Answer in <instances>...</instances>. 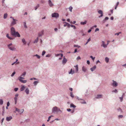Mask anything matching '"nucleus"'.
I'll return each instance as SVG.
<instances>
[{"mask_svg":"<svg viewBox=\"0 0 126 126\" xmlns=\"http://www.w3.org/2000/svg\"><path fill=\"white\" fill-rule=\"evenodd\" d=\"M60 111L61 110L60 109L56 106L54 107L52 109V112L54 113L58 112Z\"/></svg>","mask_w":126,"mask_h":126,"instance_id":"f257e3e1","label":"nucleus"},{"mask_svg":"<svg viewBox=\"0 0 126 126\" xmlns=\"http://www.w3.org/2000/svg\"><path fill=\"white\" fill-rule=\"evenodd\" d=\"M10 18H12L13 19V21L11 22L10 24V26H12L15 25L16 24V22L17 21V20L15 19L12 16H11Z\"/></svg>","mask_w":126,"mask_h":126,"instance_id":"f03ea898","label":"nucleus"},{"mask_svg":"<svg viewBox=\"0 0 126 126\" xmlns=\"http://www.w3.org/2000/svg\"><path fill=\"white\" fill-rule=\"evenodd\" d=\"M12 45V43H11L7 45V47H8L9 49L10 50L13 51H16V48L14 46L11 47V46Z\"/></svg>","mask_w":126,"mask_h":126,"instance_id":"7ed1b4c3","label":"nucleus"},{"mask_svg":"<svg viewBox=\"0 0 126 126\" xmlns=\"http://www.w3.org/2000/svg\"><path fill=\"white\" fill-rule=\"evenodd\" d=\"M16 110L14 111L15 113H16V111H17L20 114L22 113L24 111V109H22V110H20V109H17V108H15Z\"/></svg>","mask_w":126,"mask_h":126,"instance_id":"20e7f679","label":"nucleus"},{"mask_svg":"<svg viewBox=\"0 0 126 126\" xmlns=\"http://www.w3.org/2000/svg\"><path fill=\"white\" fill-rule=\"evenodd\" d=\"M11 35L15 37H20V35L19 33L18 32L16 31L13 33Z\"/></svg>","mask_w":126,"mask_h":126,"instance_id":"39448f33","label":"nucleus"},{"mask_svg":"<svg viewBox=\"0 0 126 126\" xmlns=\"http://www.w3.org/2000/svg\"><path fill=\"white\" fill-rule=\"evenodd\" d=\"M52 17L57 18L59 17L58 14L57 13H54L52 14Z\"/></svg>","mask_w":126,"mask_h":126,"instance_id":"423d86ee","label":"nucleus"},{"mask_svg":"<svg viewBox=\"0 0 126 126\" xmlns=\"http://www.w3.org/2000/svg\"><path fill=\"white\" fill-rule=\"evenodd\" d=\"M113 82L112 84V85L113 87H116L118 85V84L117 82L113 80H112Z\"/></svg>","mask_w":126,"mask_h":126,"instance_id":"0eeeda50","label":"nucleus"},{"mask_svg":"<svg viewBox=\"0 0 126 126\" xmlns=\"http://www.w3.org/2000/svg\"><path fill=\"white\" fill-rule=\"evenodd\" d=\"M44 30H42L41 32H39L38 33V37L41 36L42 35L44 34Z\"/></svg>","mask_w":126,"mask_h":126,"instance_id":"6e6552de","label":"nucleus"},{"mask_svg":"<svg viewBox=\"0 0 126 126\" xmlns=\"http://www.w3.org/2000/svg\"><path fill=\"white\" fill-rule=\"evenodd\" d=\"M98 13L99 14H100L101 15L100 16H98L99 18H100L101 17H102L103 16V13L102 11L101 10H99L98 11Z\"/></svg>","mask_w":126,"mask_h":126,"instance_id":"1a4fd4ad","label":"nucleus"},{"mask_svg":"<svg viewBox=\"0 0 126 126\" xmlns=\"http://www.w3.org/2000/svg\"><path fill=\"white\" fill-rule=\"evenodd\" d=\"M67 60L65 57V56L63 57V59L62 61V63L63 64H65L66 63Z\"/></svg>","mask_w":126,"mask_h":126,"instance_id":"9d476101","label":"nucleus"},{"mask_svg":"<svg viewBox=\"0 0 126 126\" xmlns=\"http://www.w3.org/2000/svg\"><path fill=\"white\" fill-rule=\"evenodd\" d=\"M48 4L49 5V6L51 7H53L54 4L50 0H48Z\"/></svg>","mask_w":126,"mask_h":126,"instance_id":"9b49d317","label":"nucleus"},{"mask_svg":"<svg viewBox=\"0 0 126 126\" xmlns=\"http://www.w3.org/2000/svg\"><path fill=\"white\" fill-rule=\"evenodd\" d=\"M15 28L13 27H12L11 28V35L15 32Z\"/></svg>","mask_w":126,"mask_h":126,"instance_id":"f8f14e48","label":"nucleus"},{"mask_svg":"<svg viewBox=\"0 0 126 126\" xmlns=\"http://www.w3.org/2000/svg\"><path fill=\"white\" fill-rule=\"evenodd\" d=\"M12 118V117L11 116L7 117H6V120L8 121H10Z\"/></svg>","mask_w":126,"mask_h":126,"instance_id":"ddd939ff","label":"nucleus"},{"mask_svg":"<svg viewBox=\"0 0 126 126\" xmlns=\"http://www.w3.org/2000/svg\"><path fill=\"white\" fill-rule=\"evenodd\" d=\"M102 44L101 45V46L103 47L104 48H106L107 47V45L105 44V42L104 41H102Z\"/></svg>","mask_w":126,"mask_h":126,"instance_id":"4468645a","label":"nucleus"},{"mask_svg":"<svg viewBox=\"0 0 126 126\" xmlns=\"http://www.w3.org/2000/svg\"><path fill=\"white\" fill-rule=\"evenodd\" d=\"M6 36L8 39L11 40H13L15 39L14 38H13L10 37L9 36V34L8 33L7 34Z\"/></svg>","mask_w":126,"mask_h":126,"instance_id":"2eb2a0df","label":"nucleus"},{"mask_svg":"<svg viewBox=\"0 0 126 126\" xmlns=\"http://www.w3.org/2000/svg\"><path fill=\"white\" fill-rule=\"evenodd\" d=\"M96 68V66L94 65V66H93V67H92V68H90V70L92 72H93L95 69Z\"/></svg>","mask_w":126,"mask_h":126,"instance_id":"dca6fc26","label":"nucleus"},{"mask_svg":"<svg viewBox=\"0 0 126 126\" xmlns=\"http://www.w3.org/2000/svg\"><path fill=\"white\" fill-rule=\"evenodd\" d=\"M65 24L64 25V27H65L67 26L68 28L70 27V25L69 24L66 22H65Z\"/></svg>","mask_w":126,"mask_h":126,"instance_id":"f3484780","label":"nucleus"},{"mask_svg":"<svg viewBox=\"0 0 126 126\" xmlns=\"http://www.w3.org/2000/svg\"><path fill=\"white\" fill-rule=\"evenodd\" d=\"M29 89L28 88H26L25 91V92L27 94H29Z\"/></svg>","mask_w":126,"mask_h":126,"instance_id":"a211bd4d","label":"nucleus"},{"mask_svg":"<svg viewBox=\"0 0 126 126\" xmlns=\"http://www.w3.org/2000/svg\"><path fill=\"white\" fill-rule=\"evenodd\" d=\"M102 95L101 94H98L96 97V98L97 99L100 98H102Z\"/></svg>","mask_w":126,"mask_h":126,"instance_id":"6ab92c4d","label":"nucleus"},{"mask_svg":"<svg viewBox=\"0 0 126 126\" xmlns=\"http://www.w3.org/2000/svg\"><path fill=\"white\" fill-rule=\"evenodd\" d=\"M25 89V87L24 85L21 86L20 88V91H24Z\"/></svg>","mask_w":126,"mask_h":126,"instance_id":"aec40b11","label":"nucleus"},{"mask_svg":"<svg viewBox=\"0 0 126 126\" xmlns=\"http://www.w3.org/2000/svg\"><path fill=\"white\" fill-rule=\"evenodd\" d=\"M19 80L21 82L25 83L27 82V80H23L22 79H19Z\"/></svg>","mask_w":126,"mask_h":126,"instance_id":"412c9836","label":"nucleus"},{"mask_svg":"<svg viewBox=\"0 0 126 126\" xmlns=\"http://www.w3.org/2000/svg\"><path fill=\"white\" fill-rule=\"evenodd\" d=\"M75 73V71L74 70L72 71V69H71L70 71L69 72V74H73Z\"/></svg>","mask_w":126,"mask_h":126,"instance_id":"4be33fe9","label":"nucleus"},{"mask_svg":"<svg viewBox=\"0 0 126 126\" xmlns=\"http://www.w3.org/2000/svg\"><path fill=\"white\" fill-rule=\"evenodd\" d=\"M82 71L84 72H85L87 70V69H86L85 67L84 66H83L82 67Z\"/></svg>","mask_w":126,"mask_h":126,"instance_id":"5701e85b","label":"nucleus"},{"mask_svg":"<svg viewBox=\"0 0 126 126\" xmlns=\"http://www.w3.org/2000/svg\"><path fill=\"white\" fill-rule=\"evenodd\" d=\"M87 23V21L86 20L84 22H80V24L82 25H84L85 24Z\"/></svg>","mask_w":126,"mask_h":126,"instance_id":"b1692460","label":"nucleus"},{"mask_svg":"<svg viewBox=\"0 0 126 126\" xmlns=\"http://www.w3.org/2000/svg\"><path fill=\"white\" fill-rule=\"evenodd\" d=\"M76 107V106L74 105L73 103H71L70 105V107H73L74 108H75Z\"/></svg>","mask_w":126,"mask_h":126,"instance_id":"393cba45","label":"nucleus"},{"mask_svg":"<svg viewBox=\"0 0 126 126\" xmlns=\"http://www.w3.org/2000/svg\"><path fill=\"white\" fill-rule=\"evenodd\" d=\"M74 67H75L76 68V72L77 73L78 71V65H77L76 66H75Z\"/></svg>","mask_w":126,"mask_h":126,"instance_id":"a878e982","label":"nucleus"},{"mask_svg":"<svg viewBox=\"0 0 126 126\" xmlns=\"http://www.w3.org/2000/svg\"><path fill=\"white\" fill-rule=\"evenodd\" d=\"M38 83L39 82L38 81H35L33 82V84L34 86H36Z\"/></svg>","mask_w":126,"mask_h":126,"instance_id":"bb28decb","label":"nucleus"},{"mask_svg":"<svg viewBox=\"0 0 126 126\" xmlns=\"http://www.w3.org/2000/svg\"><path fill=\"white\" fill-rule=\"evenodd\" d=\"M22 42L24 43V44H26V42L24 38H23L22 39Z\"/></svg>","mask_w":126,"mask_h":126,"instance_id":"cd10ccee","label":"nucleus"},{"mask_svg":"<svg viewBox=\"0 0 126 126\" xmlns=\"http://www.w3.org/2000/svg\"><path fill=\"white\" fill-rule=\"evenodd\" d=\"M8 15L7 13H5L4 14V19H6L7 18V16Z\"/></svg>","mask_w":126,"mask_h":126,"instance_id":"c85d7f7f","label":"nucleus"},{"mask_svg":"<svg viewBox=\"0 0 126 126\" xmlns=\"http://www.w3.org/2000/svg\"><path fill=\"white\" fill-rule=\"evenodd\" d=\"M4 106H3L2 107V115H4Z\"/></svg>","mask_w":126,"mask_h":126,"instance_id":"c756f323","label":"nucleus"},{"mask_svg":"<svg viewBox=\"0 0 126 126\" xmlns=\"http://www.w3.org/2000/svg\"><path fill=\"white\" fill-rule=\"evenodd\" d=\"M39 4H38L36 6L34 7L35 9V10H36L37 8L39 7Z\"/></svg>","mask_w":126,"mask_h":126,"instance_id":"7c9ffc66","label":"nucleus"},{"mask_svg":"<svg viewBox=\"0 0 126 126\" xmlns=\"http://www.w3.org/2000/svg\"><path fill=\"white\" fill-rule=\"evenodd\" d=\"M109 58L107 57H106L105 58V61L107 63L109 61Z\"/></svg>","mask_w":126,"mask_h":126,"instance_id":"2f4dec72","label":"nucleus"},{"mask_svg":"<svg viewBox=\"0 0 126 126\" xmlns=\"http://www.w3.org/2000/svg\"><path fill=\"white\" fill-rule=\"evenodd\" d=\"M26 72H24L21 75V76H23V77H24L26 75Z\"/></svg>","mask_w":126,"mask_h":126,"instance_id":"473e14b6","label":"nucleus"},{"mask_svg":"<svg viewBox=\"0 0 126 126\" xmlns=\"http://www.w3.org/2000/svg\"><path fill=\"white\" fill-rule=\"evenodd\" d=\"M38 37L36 39H35L34 41V43H37L38 42Z\"/></svg>","mask_w":126,"mask_h":126,"instance_id":"72a5a7b5","label":"nucleus"},{"mask_svg":"<svg viewBox=\"0 0 126 126\" xmlns=\"http://www.w3.org/2000/svg\"><path fill=\"white\" fill-rule=\"evenodd\" d=\"M14 100L15 101V104H16L17 101V97H15L14 98Z\"/></svg>","mask_w":126,"mask_h":126,"instance_id":"f704fd0d","label":"nucleus"},{"mask_svg":"<svg viewBox=\"0 0 126 126\" xmlns=\"http://www.w3.org/2000/svg\"><path fill=\"white\" fill-rule=\"evenodd\" d=\"M3 103V101L2 99H0V104L1 105H2Z\"/></svg>","mask_w":126,"mask_h":126,"instance_id":"c9c22d12","label":"nucleus"},{"mask_svg":"<svg viewBox=\"0 0 126 126\" xmlns=\"http://www.w3.org/2000/svg\"><path fill=\"white\" fill-rule=\"evenodd\" d=\"M124 94H123L122 95V96L119 97V98L120 99V101L121 102H122L123 100V96Z\"/></svg>","mask_w":126,"mask_h":126,"instance_id":"e433bc0d","label":"nucleus"},{"mask_svg":"<svg viewBox=\"0 0 126 126\" xmlns=\"http://www.w3.org/2000/svg\"><path fill=\"white\" fill-rule=\"evenodd\" d=\"M53 115H51L50 116H49V117H48V119L47 120V122H48L49 121L50 119V118H51V117H53Z\"/></svg>","mask_w":126,"mask_h":126,"instance_id":"4c0bfd02","label":"nucleus"},{"mask_svg":"<svg viewBox=\"0 0 126 126\" xmlns=\"http://www.w3.org/2000/svg\"><path fill=\"white\" fill-rule=\"evenodd\" d=\"M82 101H80V103L82 104H86V102L84 100H82Z\"/></svg>","mask_w":126,"mask_h":126,"instance_id":"58836bf2","label":"nucleus"},{"mask_svg":"<svg viewBox=\"0 0 126 126\" xmlns=\"http://www.w3.org/2000/svg\"><path fill=\"white\" fill-rule=\"evenodd\" d=\"M24 27H25V28H27V26L26 25V22H24Z\"/></svg>","mask_w":126,"mask_h":126,"instance_id":"ea45409f","label":"nucleus"},{"mask_svg":"<svg viewBox=\"0 0 126 126\" xmlns=\"http://www.w3.org/2000/svg\"><path fill=\"white\" fill-rule=\"evenodd\" d=\"M69 10L71 12H72V10L73 9V8L71 6H70L69 8Z\"/></svg>","mask_w":126,"mask_h":126,"instance_id":"a19ab883","label":"nucleus"},{"mask_svg":"<svg viewBox=\"0 0 126 126\" xmlns=\"http://www.w3.org/2000/svg\"><path fill=\"white\" fill-rule=\"evenodd\" d=\"M70 26H71V27H73V28H74V29H76V27L75 26H74V25H71Z\"/></svg>","mask_w":126,"mask_h":126,"instance_id":"79ce46f5","label":"nucleus"},{"mask_svg":"<svg viewBox=\"0 0 126 126\" xmlns=\"http://www.w3.org/2000/svg\"><path fill=\"white\" fill-rule=\"evenodd\" d=\"M46 53V51L45 50H43L42 53V55L43 56Z\"/></svg>","mask_w":126,"mask_h":126,"instance_id":"37998d69","label":"nucleus"},{"mask_svg":"<svg viewBox=\"0 0 126 126\" xmlns=\"http://www.w3.org/2000/svg\"><path fill=\"white\" fill-rule=\"evenodd\" d=\"M35 56L37 57L38 58V59H40V57L39 55H38L36 54L35 55Z\"/></svg>","mask_w":126,"mask_h":126,"instance_id":"c03bdc74","label":"nucleus"},{"mask_svg":"<svg viewBox=\"0 0 126 126\" xmlns=\"http://www.w3.org/2000/svg\"><path fill=\"white\" fill-rule=\"evenodd\" d=\"M16 72L15 71H14L11 74V76L12 77H13L14 75L15 74Z\"/></svg>","mask_w":126,"mask_h":126,"instance_id":"a18cd8bd","label":"nucleus"},{"mask_svg":"<svg viewBox=\"0 0 126 126\" xmlns=\"http://www.w3.org/2000/svg\"><path fill=\"white\" fill-rule=\"evenodd\" d=\"M70 96H71L72 97H74V96L73 95V94L72 93V92H71L70 93Z\"/></svg>","mask_w":126,"mask_h":126,"instance_id":"49530a36","label":"nucleus"},{"mask_svg":"<svg viewBox=\"0 0 126 126\" xmlns=\"http://www.w3.org/2000/svg\"><path fill=\"white\" fill-rule=\"evenodd\" d=\"M117 110L118 111H120L121 112L122 111V110L120 108H119Z\"/></svg>","mask_w":126,"mask_h":126,"instance_id":"de8ad7c7","label":"nucleus"},{"mask_svg":"<svg viewBox=\"0 0 126 126\" xmlns=\"http://www.w3.org/2000/svg\"><path fill=\"white\" fill-rule=\"evenodd\" d=\"M109 19V18L108 17H106L105 18V19L103 20L104 21L105 20H108Z\"/></svg>","mask_w":126,"mask_h":126,"instance_id":"09e8293b","label":"nucleus"},{"mask_svg":"<svg viewBox=\"0 0 126 126\" xmlns=\"http://www.w3.org/2000/svg\"><path fill=\"white\" fill-rule=\"evenodd\" d=\"M90 57L93 60H94L95 58V57H93V56H90Z\"/></svg>","mask_w":126,"mask_h":126,"instance_id":"8fccbe9b","label":"nucleus"},{"mask_svg":"<svg viewBox=\"0 0 126 126\" xmlns=\"http://www.w3.org/2000/svg\"><path fill=\"white\" fill-rule=\"evenodd\" d=\"M74 47H78V48H79L80 47V46H79L78 45H74Z\"/></svg>","mask_w":126,"mask_h":126,"instance_id":"3c124183","label":"nucleus"},{"mask_svg":"<svg viewBox=\"0 0 126 126\" xmlns=\"http://www.w3.org/2000/svg\"><path fill=\"white\" fill-rule=\"evenodd\" d=\"M123 117V115H119L118 116V118H122Z\"/></svg>","mask_w":126,"mask_h":126,"instance_id":"603ef678","label":"nucleus"},{"mask_svg":"<svg viewBox=\"0 0 126 126\" xmlns=\"http://www.w3.org/2000/svg\"><path fill=\"white\" fill-rule=\"evenodd\" d=\"M112 92H115L116 93L117 92V90L116 89H115L114 90L112 91Z\"/></svg>","mask_w":126,"mask_h":126,"instance_id":"864d4df0","label":"nucleus"},{"mask_svg":"<svg viewBox=\"0 0 126 126\" xmlns=\"http://www.w3.org/2000/svg\"><path fill=\"white\" fill-rule=\"evenodd\" d=\"M18 89V88H16L14 89V91L15 92L17 91Z\"/></svg>","mask_w":126,"mask_h":126,"instance_id":"5fc2aeb1","label":"nucleus"},{"mask_svg":"<svg viewBox=\"0 0 126 126\" xmlns=\"http://www.w3.org/2000/svg\"><path fill=\"white\" fill-rule=\"evenodd\" d=\"M4 120V118H2V119L1 120V125H2V123L3 122Z\"/></svg>","mask_w":126,"mask_h":126,"instance_id":"6e6d98bb","label":"nucleus"},{"mask_svg":"<svg viewBox=\"0 0 126 126\" xmlns=\"http://www.w3.org/2000/svg\"><path fill=\"white\" fill-rule=\"evenodd\" d=\"M10 105V104L9 102V101L7 103V107L9 106Z\"/></svg>","mask_w":126,"mask_h":126,"instance_id":"4d7b16f0","label":"nucleus"},{"mask_svg":"<svg viewBox=\"0 0 126 126\" xmlns=\"http://www.w3.org/2000/svg\"><path fill=\"white\" fill-rule=\"evenodd\" d=\"M97 27V26L96 25H95L94 26H93V27H91V29H93V27H94L95 28H96Z\"/></svg>","mask_w":126,"mask_h":126,"instance_id":"13d9d810","label":"nucleus"},{"mask_svg":"<svg viewBox=\"0 0 126 126\" xmlns=\"http://www.w3.org/2000/svg\"><path fill=\"white\" fill-rule=\"evenodd\" d=\"M81 59L80 57L79 56H78L77 58L76 59L77 60H78L79 59Z\"/></svg>","mask_w":126,"mask_h":126,"instance_id":"bf43d9fd","label":"nucleus"},{"mask_svg":"<svg viewBox=\"0 0 126 126\" xmlns=\"http://www.w3.org/2000/svg\"><path fill=\"white\" fill-rule=\"evenodd\" d=\"M87 63L88 64H89L90 63V62L89 60H88L87 61Z\"/></svg>","mask_w":126,"mask_h":126,"instance_id":"052dcab7","label":"nucleus"},{"mask_svg":"<svg viewBox=\"0 0 126 126\" xmlns=\"http://www.w3.org/2000/svg\"><path fill=\"white\" fill-rule=\"evenodd\" d=\"M99 30V29L98 28H97L95 30V32H96L97 31H98Z\"/></svg>","mask_w":126,"mask_h":126,"instance_id":"680f3d73","label":"nucleus"},{"mask_svg":"<svg viewBox=\"0 0 126 126\" xmlns=\"http://www.w3.org/2000/svg\"><path fill=\"white\" fill-rule=\"evenodd\" d=\"M77 48H76L75 49L74 52V53H75L77 51Z\"/></svg>","mask_w":126,"mask_h":126,"instance_id":"e2e57ef3","label":"nucleus"},{"mask_svg":"<svg viewBox=\"0 0 126 126\" xmlns=\"http://www.w3.org/2000/svg\"><path fill=\"white\" fill-rule=\"evenodd\" d=\"M50 56V55L49 54H48L46 55V57H49Z\"/></svg>","mask_w":126,"mask_h":126,"instance_id":"0e129e2a","label":"nucleus"},{"mask_svg":"<svg viewBox=\"0 0 126 126\" xmlns=\"http://www.w3.org/2000/svg\"><path fill=\"white\" fill-rule=\"evenodd\" d=\"M67 110L68 111L70 112L71 111V110L70 109H67Z\"/></svg>","mask_w":126,"mask_h":126,"instance_id":"69168bd1","label":"nucleus"},{"mask_svg":"<svg viewBox=\"0 0 126 126\" xmlns=\"http://www.w3.org/2000/svg\"><path fill=\"white\" fill-rule=\"evenodd\" d=\"M91 40V38H89L87 40V42H89Z\"/></svg>","mask_w":126,"mask_h":126,"instance_id":"338daca9","label":"nucleus"},{"mask_svg":"<svg viewBox=\"0 0 126 126\" xmlns=\"http://www.w3.org/2000/svg\"><path fill=\"white\" fill-rule=\"evenodd\" d=\"M60 55V54H56L55 55V56L56 57H58Z\"/></svg>","mask_w":126,"mask_h":126,"instance_id":"774afa93","label":"nucleus"}]
</instances>
